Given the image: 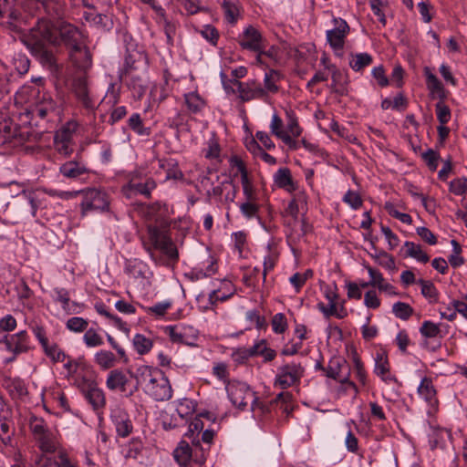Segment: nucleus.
Listing matches in <instances>:
<instances>
[{"label": "nucleus", "mask_w": 467, "mask_h": 467, "mask_svg": "<svg viewBox=\"0 0 467 467\" xmlns=\"http://www.w3.org/2000/svg\"><path fill=\"white\" fill-rule=\"evenodd\" d=\"M371 245L372 249L374 250V254H369L372 258L375 259L376 263L389 270H396L394 257L383 250L379 251L373 242H371Z\"/></svg>", "instance_id": "obj_24"}, {"label": "nucleus", "mask_w": 467, "mask_h": 467, "mask_svg": "<svg viewBox=\"0 0 467 467\" xmlns=\"http://www.w3.org/2000/svg\"><path fill=\"white\" fill-rule=\"evenodd\" d=\"M251 348L254 357L262 356L265 362H270L276 357L275 350L268 348L267 341L265 339L259 340Z\"/></svg>", "instance_id": "obj_28"}, {"label": "nucleus", "mask_w": 467, "mask_h": 467, "mask_svg": "<svg viewBox=\"0 0 467 467\" xmlns=\"http://www.w3.org/2000/svg\"><path fill=\"white\" fill-rule=\"evenodd\" d=\"M449 190L455 195H463L467 192V178H457L450 182Z\"/></svg>", "instance_id": "obj_52"}, {"label": "nucleus", "mask_w": 467, "mask_h": 467, "mask_svg": "<svg viewBox=\"0 0 467 467\" xmlns=\"http://www.w3.org/2000/svg\"><path fill=\"white\" fill-rule=\"evenodd\" d=\"M404 247L406 248L407 256L414 258L421 263L429 262L430 257L425 252H423L420 244L406 241Z\"/></svg>", "instance_id": "obj_32"}, {"label": "nucleus", "mask_w": 467, "mask_h": 467, "mask_svg": "<svg viewBox=\"0 0 467 467\" xmlns=\"http://www.w3.org/2000/svg\"><path fill=\"white\" fill-rule=\"evenodd\" d=\"M140 262L138 260H126L124 271L127 275H131L135 278L143 275L141 269L140 268Z\"/></svg>", "instance_id": "obj_57"}, {"label": "nucleus", "mask_w": 467, "mask_h": 467, "mask_svg": "<svg viewBox=\"0 0 467 467\" xmlns=\"http://www.w3.org/2000/svg\"><path fill=\"white\" fill-rule=\"evenodd\" d=\"M129 89L132 93V97L136 99H140L146 93L148 88V81L141 76L131 74L127 78H123Z\"/></svg>", "instance_id": "obj_17"}, {"label": "nucleus", "mask_w": 467, "mask_h": 467, "mask_svg": "<svg viewBox=\"0 0 467 467\" xmlns=\"http://www.w3.org/2000/svg\"><path fill=\"white\" fill-rule=\"evenodd\" d=\"M281 78V73L275 69H270L268 72L265 74L264 84L265 88H263L267 93H276L279 90L276 83Z\"/></svg>", "instance_id": "obj_36"}, {"label": "nucleus", "mask_w": 467, "mask_h": 467, "mask_svg": "<svg viewBox=\"0 0 467 467\" xmlns=\"http://www.w3.org/2000/svg\"><path fill=\"white\" fill-rule=\"evenodd\" d=\"M210 451V447L203 446L201 444V441L199 439L192 440V458L191 461L201 467L203 465L207 460V456Z\"/></svg>", "instance_id": "obj_23"}, {"label": "nucleus", "mask_w": 467, "mask_h": 467, "mask_svg": "<svg viewBox=\"0 0 467 467\" xmlns=\"http://www.w3.org/2000/svg\"><path fill=\"white\" fill-rule=\"evenodd\" d=\"M3 342L5 344L6 349L15 356L26 353L30 349L29 337L26 330L10 336H5Z\"/></svg>", "instance_id": "obj_13"}, {"label": "nucleus", "mask_w": 467, "mask_h": 467, "mask_svg": "<svg viewBox=\"0 0 467 467\" xmlns=\"http://www.w3.org/2000/svg\"><path fill=\"white\" fill-rule=\"evenodd\" d=\"M83 194V200L80 204L82 215H86L88 212H104L109 207L108 195L97 189H87L80 191Z\"/></svg>", "instance_id": "obj_4"}, {"label": "nucleus", "mask_w": 467, "mask_h": 467, "mask_svg": "<svg viewBox=\"0 0 467 467\" xmlns=\"http://www.w3.org/2000/svg\"><path fill=\"white\" fill-rule=\"evenodd\" d=\"M30 428L34 434L40 436L47 434L45 421L41 418L34 417L30 422Z\"/></svg>", "instance_id": "obj_64"}, {"label": "nucleus", "mask_w": 467, "mask_h": 467, "mask_svg": "<svg viewBox=\"0 0 467 467\" xmlns=\"http://www.w3.org/2000/svg\"><path fill=\"white\" fill-rule=\"evenodd\" d=\"M418 392L427 402L431 404L436 402V390L431 379L424 378L418 388Z\"/></svg>", "instance_id": "obj_33"}, {"label": "nucleus", "mask_w": 467, "mask_h": 467, "mask_svg": "<svg viewBox=\"0 0 467 467\" xmlns=\"http://www.w3.org/2000/svg\"><path fill=\"white\" fill-rule=\"evenodd\" d=\"M5 388L14 399H22L28 394L27 387L20 378L5 379Z\"/></svg>", "instance_id": "obj_20"}, {"label": "nucleus", "mask_w": 467, "mask_h": 467, "mask_svg": "<svg viewBox=\"0 0 467 467\" xmlns=\"http://www.w3.org/2000/svg\"><path fill=\"white\" fill-rule=\"evenodd\" d=\"M55 110V103L53 100L44 101L38 104L33 111L36 117L45 119L47 115Z\"/></svg>", "instance_id": "obj_54"}, {"label": "nucleus", "mask_w": 467, "mask_h": 467, "mask_svg": "<svg viewBox=\"0 0 467 467\" xmlns=\"http://www.w3.org/2000/svg\"><path fill=\"white\" fill-rule=\"evenodd\" d=\"M435 107L438 120L441 124L445 125L451 119V110L449 107L443 102H438Z\"/></svg>", "instance_id": "obj_58"}, {"label": "nucleus", "mask_w": 467, "mask_h": 467, "mask_svg": "<svg viewBox=\"0 0 467 467\" xmlns=\"http://www.w3.org/2000/svg\"><path fill=\"white\" fill-rule=\"evenodd\" d=\"M419 285L421 286V294L422 296L429 300L430 303L438 302L439 292L435 287L434 284L431 281L419 279L417 281Z\"/></svg>", "instance_id": "obj_37"}, {"label": "nucleus", "mask_w": 467, "mask_h": 467, "mask_svg": "<svg viewBox=\"0 0 467 467\" xmlns=\"http://www.w3.org/2000/svg\"><path fill=\"white\" fill-rule=\"evenodd\" d=\"M176 411L183 419L194 411V404L191 400L183 399L179 401Z\"/></svg>", "instance_id": "obj_59"}, {"label": "nucleus", "mask_w": 467, "mask_h": 467, "mask_svg": "<svg viewBox=\"0 0 467 467\" xmlns=\"http://www.w3.org/2000/svg\"><path fill=\"white\" fill-rule=\"evenodd\" d=\"M393 314L401 320H408L413 315V308L407 303L397 302L392 306Z\"/></svg>", "instance_id": "obj_43"}, {"label": "nucleus", "mask_w": 467, "mask_h": 467, "mask_svg": "<svg viewBox=\"0 0 467 467\" xmlns=\"http://www.w3.org/2000/svg\"><path fill=\"white\" fill-rule=\"evenodd\" d=\"M59 171L64 177L68 179H78L88 174V170L83 163L69 161L60 166Z\"/></svg>", "instance_id": "obj_19"}, {"label": "nucleus", "mask_w": 467, "mask_h": 467, "mask_svg": "<svg viewBox=\"0 0 467 467\" xmlns=\"http://www.w3.org/2000/svg\"><path fill=\"white\" fill-rule=\"evenodd\" d=\"M131 378L136 379V385L127 396H132L139 388L157 401L169 400L172 396V389L164 373L156 368L142 365L133 373L129 370Z\"/></svg>", "instance_id": "obj_2"}, {"label": "nucleus", "mask_w": 467, "mask_h": 467, "mask_svg": "<svg viewBox=\"0 0 467 467\" xmlns=\"http://www.w3.org/2000/svg\"><path fill=\"white\" fill-rule=\"evenodd\" d=\"M201 34L213 46L217 45V41L219 39V32L214 26H213L211 25L205 26L203 27V29L202 30Z\"/></svg>", "instance_id": "obj_63"}, {"label": "nucleus", "mask_w": 467, "mask_h": 467, "mask_svg": "<svg viewBox=\"0 0 467 467\" xmlns=\"http://www.w3.org/2000/svg\"><path fill=\"white\" fill-rule=\"evenodd\" d=\"M39 9L42 7L50 16H59L63 11V4L60 0H37Z\"/></svg>", "instance_id": "obj_35"}, {"label": "nucleus", "mask_w": 467, "mask_h": 467, "mask_svg": "<svg viewBox=\"0 0 467 467\" xmlns=\"http://www.w3.org/2000/svg\"><path fill=\"white\" fill-rule=\"evenodd\" d=\"M237 41L243 49L259 51L265 48L262 34L253 26L245 27L244 32L238 36Z\"/></svg>", "instance_id": "obj_10"}, {"label": "nucleus", "mask_w": 467, "mask_h": 467, "mask_svg": "<svg viewBox=\"0 0 467 467\" xmlns=\"http://www.w3.org/2000/svg\"><path fill=\"white\" fill-rule=\"evenodd\" d=\"M334 23L335 28L327 31V39L333 49H342L345 44V38L349 32V26L348 23L341 18H335Z\"/></svg>", "instance_id": "obj_12"}, {"label": "nucleus", "mask_w": 467, "mask_h": 467, "mask_svg": "<svg viewBox=\"0 0 467 467\" xmlns=\"http://www.w3.org/2000/svg\"><path fill=\"white\" fill-rule=\"evenodd\" d=\"M374 372L387 383L396 381V378L389 373V365L388 357L385 353H378L375 359Z\"/></svg>", "instance_id": "obj_21"}, {"label": "nucleus", "mask_w": 467, "mask_h": 467, "mask_svg": "<svg viewBox=\"0 0 467 467\" xmlns=\"http://www.w3.org/2000/svg\"><path fill=\"white\" fill-rule=\"evenodd\" d=\"M221 77L225 91L232 94L238 93V97L243 102L264 99L266 97V91L255 80L241 82L237 79H225L226 76L223 73L221 74Z\"/></svg>", "instance_id": "obj_3"}, {"label": "nucleus", "mask_w": 467, "mask_h": 467, "mask_svg": "<svg viewBox=\"0 0 467 467\" xmlns=\"http://www.w3.org/2000/svg\"><path fill=\"white\" fill-rule=\"evenodd\" d=\"M83 341L88 348H95L103 345L102 337L94 328H89L85 332Z\"/></svg>", "instance_id": "obj_48"}, {"label": "nucleus", "mask_w": 467, "mask_h": 467, "mask_svg": "<svg viewBox=\"0 0 467 467\" xmlns=\"http://www.w3.org/2000/svg\"><path fill=\"white\" fill-rule=\"evenodd\" d=\"M222 7L224 12L225 19L231 24L236 23L239 16L238 6L229 0H224Z\"/></svg>", "instance_id": "obj_47"}, {"label": "nucleus", "mask_w": 467, "mask_h": 467, "mask_svg": "<svg viewBox=\"0 0 467 467\" xmlns=\"http://www.w3.org/2000/svg\"><path fill=\"white\" fill-rule=\"evenodd\" d=\"M143 58V56L138 52H128L125 56V63L124 67L119 74V78L123 79V78H127L133 74V71L137 69L136 63L140 61Z\"/></svg>", "instance_id": "obj_26"}, {"label": "nucleus", "mask_w": 467, "mask_h": 467, "mask_svg": "<svg viewBox=\"0 0 467 467\" xmlns=\"http://www.w3.org/2000/svg\"><path fill=\"white\" fill-rule=\"evenodd\" d=\"M15 430L11 421L0 420V440L5 445H11Z\"/></svg>", "instance_id": "obj_45"}, {"label": "nucleus", "mask_w": 467, "mask_h": 467, "mask_svg": "<svg viewBox=\"0 0 467 467\" xmlns=\"http://www.w3.org/2000/svg\"><path fill=\"white\" fill-rule=\"evenodd\" d=\"M129 127L139 135L148 136L150 133V128L143 126L141 118L138 113H134L130 117Z\"/></svg>", "instance_id": "obj_46"}, {"label": "nucleus", "mask_w": 467, "mask_h": 467, "mask_svg": "<svg viewBox=\"0 0 467 467\" xmlns=\"http://www.w3.org/2000/svg\"><path fill=\"white\" fill-rule=\"evenodd\" d=\"M349 66L354 71H360L372 63V57L368 53L351 55Z\"/></svg>", "instance_id": "obj_38"}, {"label": "nucleus", "mask_w": 467, "mask_h": 467, "mask_svg": "<svg viewBox=\"0 0 467 467\" xmlns=\"http://www.w3.org/2000/svg\"><path fill=\"white\" fill-rule=\"evenodd\" d=\"M317 308L327 318L332 317V316H335L337 318H344V315H340L337 312V303H329L328 306H326L324 303L320 302V303L317 304Z\"/></svg>", "instance_id": "obj_62"}, {"label": "nucleus", "mask_w": 467, "mask_h": 467, "mask_svg": "<svg viewBox=\"0 0 467 467\" xmlns=\"http://www.w3.org/2000/svg\"><path fill=\"white\" fill-rule=\"evenodd\" d=\"M343 202L352 209L357 210L362 206L363 201L360 195L354 191L348 190L343 197Z\"/></svg>", "instance_id": "obj_56"}, {"label": "nucleus", "mask_w": 467, "mask_h": 467, "mask_svg": "<svg viewBox=\"0 0 467 467\" xmlns=\"http://www.w3.org/2000/svg\"><path fill=\"white\" fill-rule=\"evenodd\" d=\"M272 329L275 334H283L287 329V319L283 313L275 314L271 320Z\"/></svg>", "instance_id": "obj_51"}, {"label": "nucleus", "mask_w": 467, "mask_h": 467, "mask_svg": "<svg viewBox=\"0 0 467 467\" xmlns=\"http://www.w3.org/2000/svg\"><path fill=\"white\" fill-rule=\"evenodd\" d=\"M288 120H287V133L290 136L297 138L301 135L302 130L298 125L297 119L294 115V113H287Z\"/></svg>", "instance_id": "obj_61"}, {"label": "nucleus", "mask_w": 467, "mask_h": 467, "mask_svg": "<svg viewBox=\"0 0 467 467\" xmlns=\"http://www.w3.org/2000/svg\"><path fill=\"white\" fill-rule=\"evenodd\" d=\"M72 90L77 99L88 110L95 109V102L89 96L88 77L86 74L76 76L72 82Z\"/></svg>", "instance_id": "obj_9"}, {"label": "nucleus", "mask_w": 467, "mask_h": 467, "mask_svg": "<svg viewBox=\"0 0 467 467\" xmlns=\"http://www.w3.org/2000/svg\"><path fill=\"white\" fill-rule=\"evenodd\" d=\"M126 187L134 193L150 198L151 191L156 188V182L150 177L146 178L144 182H138L135 178H131Z\"/></svg>", "instance_id": "obj_18"}, {"label": "nucleus", "mask_w": 467, "mask_h": 467, "mask_svg": "<svg viewBox=\"0 0 467 467\" xmlns=\"http://www.w3.org/2000/svg\"><path fill=\"white\" fill-rule=\"evenodd\" d=\"M328 68H332V88L336 93L344 95L346 93L347 84L346 75L334 66L328 67Z\"/></svg>", "instance_id": "obj_34"}, {"label": "nucleus", "mask_w": 467, "mask_h": 467, "mask_svg": "<svg viewBox=\"0 0 467 467\" xmlns=\"http://www.w3.org/2000/svg\"><path fill=\"white\" fill-rule=\"evenodd\" d=\"M85 398L95 410H100L106 405V398L104 391L98 387L95 380L82 378L81 382L78 383Z\"/></svg>", "instance_id": "obj_8"}, {"label": "nucleus", "mask_w": 467, "mask_h": 467, "mask_svg": "<svg viewBox=\"0 0 467 467\" xmlns=\"http://www.w3.org/2000/svg\"><path fill=\"white\" fill-rule=\"evenodd\" d=\"M88 321L82 317H74L67 321V328L73 332H82L88 327Z\"/></svg>", "instance_id": "obj_55"}, {"label": "nucleus", "mask_w": 467, "mask_h": 467, "mask_svg": "<svg viewBox=\"0 0 467 467\" xmlns=\"http://www.w3.org/2000/svg\"><path fill=\"white\" fill-rule=\"evenodd\" d=\"M33 467H61V461L59 462L51 457H47L44 454L37 455Z\"/></svg>", "instance_id": "obj_60"}, {"label": "nucleus", "mask_w": 467, "mask_h": 467, "mask_svg": "<svg viewBox=\"0 0 467 467\" xmlns=\"http://www.w3.org/2000/svg\"><path fill=\"white\" fill-rule=\"evenodd\" d=\"M226 390L232 403L241 410L244 409L249 401L254 403L256 400L254 393L244 382H229L226 386Z\"/></svg>", "instance_id": "obj_6"}, {"label": "nucleus", "mask_w": 467, "mask_h": 467, "mask_svg": "<svg viewBox=\"0 0 467 467\" xmlns=\"http://www.w3.org/2000/svg\"><path fill=\"white\" fill-rule=\"evenodd\" d=\"M420 333L426 339L434 338L441 336V329L439 325L427 320L421 324Z\"/></svg>", "instance_id": "obj_44"}, {"label": "nucleus", "mask_w": 467, "mask_h": 467, "mask_svg": "<svg viewBox=\"0 0 467 467\" xmlns=\"http://www.w3.org/2000/svg\"><path fill=\"white\" fill-rule=\"evenodd\" d=\"M129 379L125 375V373L119 369H112L107 378L106 386L109 390L112 391H120L125 393L127 391V385L129 383Z\"/></svg>", "instance_id": "obj_16"}, {"label": "nucleus", "mask_w": 467, "mask_h": 467, "mask_svg": "<svg viewBox=\"0 0 467 467\" xmlns=\"http://www.w3.org/2000/svg\"><path fill=\"white\" fill-rule=\"evenodd\" d=\"M57 38L59 45L63 44L69 51L78 50L84 45V36L75 26L68 23H61L58 26Z\"/></svg>", "instance_id": "obj_7"}, {"label": "nucleus", "mask_w": 467, "mask_h": 467, "mask_svg": "<svg viewBox=\"0 0 467 467\" xmlns=\"http://www.w3.org/2000/svg\"><path fill=\"white\" fill-rule=\"evenodd\" d=\"M205 417L208 420L211 418L210 412H203L200 413L198 416H196L189 424L188 431L184 434L185 437L190 439L191 441L192 439H198L199 433L203 430L204 423L202 420V418Z\"/></svg>", "instance_id": "obj_29"}, {"label": "nucleus", "mask_w": 467, "mask_h": 467, "mask_svg": "<svg viewBox=\"0 0 467 467\" xmlns=\"http://www.w3.org/2000/svg\"><path fill=\"white\" fill-rule=\"evenodd\" d=\"M346 367L347 362L345 359L339 357H334L330 358L327 367H326L325 375L326 377L333 379L342 384H347L348 387L353 389L357 394L358 391L357 385L354 382L349 381L348 376L341 375L343 368Z\"/></svg>", "instance_id": "obj_11"}, {"label": "nucleus", "mask_w": 467, "mask_h": 467, "mask_svg": "<svg viewBox=\"0 0 467 467\" xmlns=\"http://www.w3.org/2000/svg\"><path fill=\"white\" fill-rule=\"evenodd\" d=\"M26 44L32 56L46 68L57 71L58 65L50 45L59 46L51 24L47 20H39L30 30Z\"/></svg>", "instance_id": "obj_1"}, {"label": "nucleus", "mask_w": 467, "mask_h": 467, "mask_svg": "<svg viewBox=\"0 0 467 467\" xmlns=\"http://www.w3.org/2000/svg\"><path fill=\"white\" fill-rule=\"evenodd\" d=\"M275 182L279 188L292 192L296 190L291 171L288 168H280L274 176Z\"/></svg>", "instance_id": "obj_25"}, {"label": "nucleus", "mask_w": 467, "mask_h": 467, "mask_svg": "<svg viewBox=\"0 0 467 467\" xmlns=\"http://www.w3.org/2000/svg\"><path fill=\"white\" fill-rule=\"evenodd\" d=\"M19 198L24 200V202L27 204L26 213L31 214L32 216H36L37 208L39 206V202L37 201L36 194L32 192L23 191L19 194Z\"/></svg>", "instance_id": "obj_42"}, {"label": "nucleus", "mask_w": 467, "mask_h": 467, "mask_svg": "<svg viewBox=\"0 0 467 467\" xmlns=\"http://www.w3.org/2000/svg\"><path fill=\"white\" fill-rule=\"evenodd\" d=\"M7 16L8 23L17 21L21 17V13L17 7V0H0V18Z\"/></svg>", "instance_id": "obj_22"}, {"label": "nucleus", "mask_w": 467, "mask_h": 467, "mask_svg": "<svg viewBox=\"0 0 467 467\" xmlns=\"http://www.w3.org/2000/svg\"><path fill=\"white\" fill-rule=\"evenodd\" d=\"M133 346L140 355H144L151 349L152 341L144 335L136 334L133 338Z\"/></svg>", "instance_id": "obj_39"}, {"label": "nucleus", "mask_w": 467, "mask_h": 467, "mask_svg": "<svg viewBox=\"0 0 467 467\" xmlns=\"http://www.w3.org/2000/svg\"><path fill=\"white\" fill-rule=\"evenodd\" d=\"M246 319L251 323H254L258 330L266 329L267 322L265 317L261 316L256 309L249 310L245 314Z\"/></svg>", "instance_id": "obj_50"}, {"label": "nucleus", "mask_w": 467, "mask_h": 467, "mask_svg": "<svg viewBox=\"0 0 467 467\" xmlns=\"http://www.w3.org/2000/svg\"><path fill=\"white\" fill-rule=\"evenodd\" d=\"M185 103L187 105L188 109L192 113H197L201 111L205 105L202 98L194 92L185 95Z\"/></svg>", "instance_id": "obj_41"}, {"label": "nucleus", "mask_w": 467, "mask_h": 467, "mask_svg": "<svg viewBox=\"0 0 467 467\" xmlns=\"http://www.w3.org/2000/svg\"><path fill=\"white\" fill-rule=\"evenodd\" d=\"M111 420L115 426L118 436L126 438L133 431V424L129 414L122 409H116L112 411Z\"/></svg>", "instance_id": "obj_14"}, {"label": "nucleus", "mask_w": 467, "mask_h": 467, "mask_svg": "<svg viewBox=\"0 0 467 467\" xmlns=\"http://www.w3.org/2000/svg\"><path fill=\"white\" fill-rule=\"evenodd\" d=\"M305 368L300 363H288L278 368L275 385L285 389L299 384L304 376Z\"/></svg>", "instance_id": "obj_5"}, {"label": "nucleus", "mask_w": 467, "mask_h": 467, "mask_svg": "<svg viewBox=\"0 0 467 467\" xmlns=\"http://www.w3.org/2000/svg\"><path fill=\"white\" fill-rule=\"evenodd\" d=\"M95 309L99 315L104 316L110 320L119 329L122 330L127 335L130 333V328L127 327V324L123 322L120 317L109 313L103 303H97L95 305Z\"/></svg>", "instance_id": "obj_30"}, {"label": "nucleus", "mask_w": 467, "mask_h": 467, "mask_svg": "<svg viewBox=\"0 0 467 467\" xmlns=\"http://www.w3.org/2000/svg\"><path fill=\"white\" fill-rule=\"evenodd\" d=\"M95 363L102 369L113 368L117 362L116 356L109 350H100L95 354Z\"/></svg>", "instance_id": "obj_31"}, {"label": "nucleus", "mask_w": 467, "mask_h": 467, "mask_svg": "<svg viewBox=\"0 0 467 467\" xmlns=\"http://www.w3.org/2000/svg\"><path fill=\"white\" fill-rule=\"evenodd\" d=\"M421 158L431 171H435L439 165L440 154L432 149L421 153Z\"/></svg>", "instance_id": "obj_49"}, {"label": "nucleus", "mask_w": 467, "mask_h": 467, "mask_svg": "<svg viewBox=\"0 0 467 467\" xmlns=\"http://www.w3.org/2000/svg\"><path fill=\"white\" fill-rule=\"evenodd\" d=\"M385 210L389 213L390 216L399 219L403 223L410 224L412 223V219L410 214L399 212L395 208V205L391 202L385 203Z\"/></svg>", "instance_id": "obj_53"}, {"label": "nucleus", "mask_w": 467, "mask_h": 467, "mask_svg": "<svg viewBox=\"0 0 467 467\" xmlns=\"http://www.w3.org/2000/svg\"><path fill=\"white\" fill-rule=\"evenodd\" d=\"M192 447L190 444L182 441L173 451L175 461L182 467H186L192 458Z\"/></svg>", "instance_id": "obj_27"}, {"label": "nucleus", "mask_w": 467, "mask_h": 467, "mask_svg": "<svg viewBox=\"0 0 467 467\" xmlns=\"http://www.w3.org/2000/svg\"><path fill=\"white\" fill-rule=\"evenodd\" d=\"M43 350L53 362H63L67 358L65 352L56 343L47 344L46 347H43Z\"/></svg>", "instance_id": "obj_40"}, {"label": "nucleus", "mask_w": 467, "mask_h": 467, "mask_svg": "<svg viewBox=\"0 0 467 467\" xmlns=\"http://www.w3.org/2000/svg\"><path fill=\"white\" fill-rule=\"evenodd\" d=\"M69 57L74 66L83 71V74H86V71L92 66V56L85 44L78 50L69 51Z\"/></svg>", "instance_id": "obj_15"}]
</instances>
